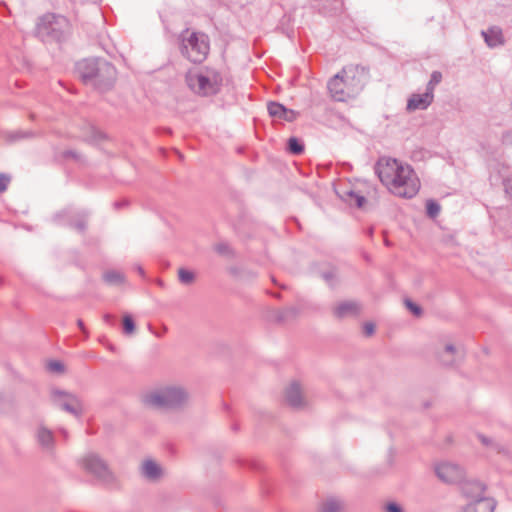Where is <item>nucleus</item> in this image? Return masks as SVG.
I'll return each mask as SVG.
<instances>
[{"instance_id": "f257e3e1", "label": "nucleus", "mask_w": 512, "mask_h": 512, "mask_svg": "<svg viewBox=\"0 0 512 512\" xmlns=\"http://www.w3.org/2000/svg\"><path fill=\"white\" fill-rule=\"evenodd\" d=\"M377 174L383 185L398 197L412 198L419 192V178L406 163L392 158H382L377 163Z\"/></svg>"}, {"instance_id": "f03ea898", "label": "nucleus", "mask_w": 512, "mask_h": 512, "mask_svg": "<svg viewBox=\"0 0 512 512\" xmlns=\"http://www.w3.org/2000/svg\"><path fill=\"white\" fill-rule=\"evenodd\" d=\"M363 71L357 67L344 69L329 82V90L332 97L337 101H344L350 97L359 86L356 80Z\"/></svg>"}, {"instance_id": "7ed1b4c3", "label": "nucleus", "mask_w": 512, "mask_h": 512, "mask_svg": "<svg viewBox=\"0 0 512 512\" xmlns=\"http://www.w3.org/2000/svg\"><path fill=\"white\" fill-rule=\"evenodd\" d=\"M182 52L195 63L204 61L209 52V43L206 35L186 31L183 36Z\"/></svg>"}, {"instance_id": "20e7f679", "label": "nucleus", "mask_w": 512, "mask_h": 512, "mask_svg": "<svg viewBox=\"0 0 512 512\" xmlns=\"http://www.w3.org/2000/svg\"><path fill=\"white\" fill-rule=\"evenodd\" d=\"M190 88L198 94H211L217 90V81H211L201 74L189 73L187 77Z\"/></svg>"}, {"instance_id": "39448f33", "label": "nucleus", "mask_w": 512, "mask_h": 512, "mask_svg": "<svg viewBox=\"0 0 512 512\" xmlns=\"http://www.w3.org/2000/svg\"><path fill=\"white\" fill-rule=\"evenodd\" d=\"M269 114L278 120L291 122L295 120L298 113L294 110H289L280 103L271 102L268 104Z\"/></svg>"}, {"instance_id": "423d86ee", "label": "nucleus", "mask_w": 512, "mask_h": 512, "mask_svg": "<svg viewBox=\"0 0 512 512\" xmlns=\"http://www.w3.org/2000/svg\"><path fill=\"white\" fill-rule=\"evenodd\" d=\"M433 100V93L426 92L424 94H415L413 95L407 104V108L410 111H415L418 109L427 108Z\"/></svg>"}, {"instance_id": "0eeeda50", "label": "nucleus", "mask_w": 512, "mask_h": 512, "mask_svg": "<svg viewBox=\"0 0 512 512\" xmlns=\"http://www.w3.org/2000/svg\"><path fill=\"white\" fill-rule=\"evenodd\" d=\"M56 403L61 408L70 411L72 413H77L81 410L80 403L78 400L70 395H66L64 393H59L56 395Z\"/></svg>"}, {"instance_id": "6e6552de", "label": "nucleus", "mask_w": 512, "mask_h": 512, "mask_svg": "<svg viewBox=\"0 0 512 512\" xmlns=\"http://www.w3.org/2000/svg\"><path fill=\"white\" fill-rule=\"evenodd\" d=\"M437 474L440 478L447 482L456 480L460 475L458 468L448 463L439 465L437 467Z\"/></svg>"}, {"instance_id": "1a4fd4ad", "label": "nucleus", "mask_w": 512, "mask_h": 512, "mask_svg": "<svg viewBox=\"0 0 512 512\" xmlns=\"http://www.w3.org/2000/svg\"><path fill=\"white\" fill-rule=\"evenodd\" d=\"M494 503L489 498H479L470 503L465 512H493Z\"/></svg>"}, {"instance_id": "9d476101", "label": "nucleus", "mask_w": 512, "mask_h": 512, "mask_svg": "<svg viewBox=\"0 0 512 512\" xmlns=\"http://www.w3.org/2000/svg\"><path fill=\"white\" fill-rule=\"evenodd\" d=\"M176 394H181L180 391H168L165 393L164 397L161 398L158 395H153L150 397L149 401L152 405H159L162 403L172 404L175 401Z\"/></svg>"}, {"instance_id": "9b49d317", "label": "nucleus", "mask_w": 512, "mask_h": 512, "mask_svg": "<svg viewBox=\"0 0 512 512\" xmlns=\"http://www.w3.org/2000/svg\"><path fill=\"white\" fill-rule=\"evenodd\" d=\"M487 44L491 47L502 43V33L498 29H491L488 33H484Z\"/></svg>"}, {"instance_id": "f8f14e48", "label": "nucleus", "mask_w": 512, "mask_h": 512, "mask_svg": "<svg viewBox=\"0 0 512 512\" xmlns=\"http://www.w3.org/2000/svg\"><path fill=\"white\" fill-rule=\"evenodd\" d=\"M143 474L148 478H156L160 474V468L152 461L144 462L142 466Z\"/></svg>"}, {"instance_id": "ddd939ff", "label": "nucleus", "mask_w": 512, "mask_h": 512, "mask_svg": "<svg viewBox=\"0 0 512 512\" xmlns=\"http://www.w3.org/2000/svg\"><path fill=\"white\" fill-rule=\"evenodd\" d=\"M289 150L294 154H299L303 151V146L296 138L289 139Z\"/></svg>"}, {"instance_id": "4468645a", "label": "nucleus", "mask_w": 512, "mask_h": 512, "mask_svg": "<svg viewBox=\"0 0 512 512\" xmlns=\"http://www.w3.org/2000/svg\"><path fill=\"white\" fill-rule=\"evenodd\" d=\"M178 274H179V278H180L181 282L186 283V284L192 282L194 279L193 273L191 271H188L185 269H180Z\"/></svg>"}, {"instance_id": "2eb2a0df", "label": "nucleus", "mask_w": 512, "mask_h": 512, "mask_svg": "<svg viewBox=\"0 0 512 512\" xmlns=\"http://www.w3.org/2000/svg\"><path fill=\"white\" fill-rule=\"evenodd\" d=\"M38 438L42 444L46 445L52 441V434L50 431L43 429L39 431Z\"/></svg>"}, {"instance_id": "dca6fc26", "label": "nucleus", "mask_w": 512, "mask_h": 512, "mask_svg": "<svg viewBox=\"0 0 512 512\" xmlns=\"http://www.w3.org/2000/svg\"><path fill=\"white\" fill-rule=\"evenodd\" d=\"M440 211V206L434 201L427 202V212L431 217H435Z\"/></svg>"}, {"instance_id": "f3484780", "label": "nucleus", "mask_w": 512, "mask_h": 512, "mask_svg": "<svg viewBox=\"0 0 512 512\" xmlns=\"http://www.w3.org/2000/svg\"><path fill=\"white\" fill-rule=\"evenodd\" d=\"M47 368L50 372H53V373H61L64 371V367L62 365V363L58 362V361H51L47 364Z\"/></svg>"}, {"instance_id": "a211bd4d", "label": "nucleus", "mask_w": 512, "mask_h": 512, "mask_svg": "<svg viewBox=\"0 0 512 512\" xmlns=\"http://www.w3.org/2000/svg\"><path fill=\"white\" fill-rule=\"evenodd\" d=\"M298 392H299V389L297 386H292L288 392V401L292 404V405H297L298 404V401H297V396H298Z\"/></svg>"}, {"instance_id": "6ab92c4d", "label": "nucleus", "mask_w": 512, "mask_h": 512, "mask_svg": "<svg viewBox=\"0 0 512 512\" xmlns=\"http://www.w3.org/2000/svg\"><path fill=\"white\" fill-rule=\"evenodd\" d=\"M442 75L439 72H434L428 85L429 92L433 93L434 87L441 81Z\"/></svg>"}, {"instance_id": "aec40b11", "label": "nucleus", "mask_w": 512, "mask_h": 512, "mask_svg": "<svg viewBox=\"0 0 512 512\" xmlns=\"http://www.w3.org/2000/svg\"><path fill=\"white\" fill-rule=\"evenodd\" d=\"M123 326L126 333L130 334L134 331V322L130 316L123 318Z\"/></svg>"}, {"instance_id": "412c9836", "label": "nucleus", "mask_w": 512, "mask_h": 512, "mask_svg": "<svg viewBox=\"0 0 512 512\" xmlns=\"http://www.w3.org/2000/svg\"><path fill=\"white\" fill-rule=\"evenodd\" d=\"M10 178L4 174H0V192H3L6 190L8 184H9Z\"/></svg>"}, {"instance_id": "4be33fe9", "label": "nucleus", "mask_w": 512, "mask_h": 512, "mask_svg": "<svg viewBox=\"0 0 512 512\" xmlns=\"http://www.w3.org/2000/svg\"><path fill=\"white\" fill-rule=\"evenodd\" d=\"M351 198H352V200H354L357 207H359V208L363 207V205L365 203L364 197H362L360 195L352 194Z\"/></svg>"}, {"instance_id": "5701e85b", "label": "nucleus", "mask_w": 512, "mask_h": 512, "mask_svg": "<svg viewBox=\"0 0 512 512\" xmlns=\"http://www.w3.org/2000/svg\"><path fill=\"white\" fill-rule=\"evenodd\" d=\"M352 306L349 304H343L336 309V313L339 316H343L346 311L351 310Z\"/></svg>"}, {"instance_id": "b1692460", "label": "nucleus", "mask_w": 512, "mask_h": 512, "mask_svg": "<svg viewBox=\"0 0 512 512\" xmlns=\"http://www.w3.org/2000/svg\"><path fill=\"white\" fill-rule=\"evenodd\" d=\"M374 331H375V326L372 323H367L364 325V333L367 336L372 335L374 333Z\"/></svg>"}, {"instance_id": "393cba45", "label": "nucleus", "mask_w": 512, "mask_h": 512, "mask_svg": "<svg viewBox=\"0 0 512 512\" xmlns=\"http://www.w3.org/2000/svg\"><path fill=\"white\" fill-rule=\"evenodd\" d=\"M406 304H407L408 308H409V309H410V310H411L415 315H419V314H420V310H419V308H418L416 305H414L413 303H411V302H409V301H407V302H406Z\"/></svg>"}, {"instance_id": "a878e982", "label": "nucleus", "mask_w": 512, "mask_h": 512, "mask_svg": "<svg viewBox=\"0 0 512 512\" xmlns=\"http://www.w3.org/2000/svg\"><path fill=\"white\" fill-rule=\"evenodd\" d=\"M387 511L388 512H402L400 507L397 506L396 504H389L387 506Z\"/></svg>"}, {"instance_id": "bb28decb", "label": "nucleus", "mask_w": 512, "mask_h": 512, "mask_svg": "<svg viewBox=\"0 0 512 512\" xmlns=\"http://www.w3.org/2000/svg\"><path fill=\"white\" fill-rule=\"evenodd\" d=\"M467 491H479V492H482V487H480L479 485H469L467 487Z\"/></svg>"}, {"instance_id": "cd10ccee", "label": "nucleus", "mask_w": 512, "mask_h": 512, "mask_svg": "<svg viewBox=\"0 0 512 512\" xmlns=\"http://www.w3.org/2000/svg\"><path fill=\"white\" fill-rule=\"evenodd\" d=\"M107 278H108L110 281H112V275H110V274H109V275H107Z\"/></svg>"}]
</instances>
